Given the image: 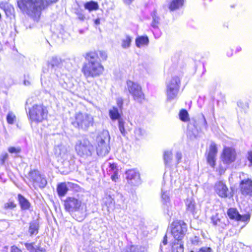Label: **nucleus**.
I'll return each mask as SVG.
<instances>
[{
  "label": "nucleus",
  "instance_id": "37998d69",
  "mask_svg": "<svg viewBox=\"0 0 252 252\" xmlns=\"http://www.w3.org/2000/svg\"><path fill=\"white\" fill-rule=\"evenodd\" d=\"M8 158V155L7 153H2L0 155V165H3Z\"/></svg>",
  "mask_w": 252,
  "mask_h": 252
},
{
  "label": "nucleus",
  "instance_id": "4d7b16f0",
  "mask_svg": "<svg viewBox=\"0 0 252 252\" xmlns=\"http://www.w3.org/2000/svg\"><path fill=\"white\" fill-rule=\"evenodd\" d=\"M202 125L203 126H204L205 128H207V123L205 119V118L203 115H202Z\"/></svg>",
  "mask_w": 252,
  "mask_h": 252
},
{
  "label": "nucleus",
  "instance_id": "c756f323",
  "mask_svg": "<svg viewBox=\"0 0 252 252\" xmlns=\"http://www.w3.org/2000/svg\"><path fill=\"white\" fill-rule=\"evenodd\" d=\"M18 199L21 209L22 210L29 209L31 206V203L27 199L22 195L19 194L18 195Z\"/></svg>",
  "mask_w": 252,
  "mask_h": 252
},
{
  "label": "nucleus",
  "instance_id": "7ed1b4c3",
  "mask_svg": "<svg viewBox=\"0 0 252 252\" xmlns=\"http://www.w3.org/2000/svg\"><path fill=\"white\" fill-rule=\"evenodd\" d=\"M172 235L174 238L172 243V252H184L183 239L187 231V225L182 220L174 221L171 225Z\"/></svg>",
  "mask_w": 252,
  "mask_h": 252
},
{
  "label": "nucleus",
  "instance_id": "f704fd0d",
  "mask_svg": "<svg viewBox=\"0 0 252 252\" xmlns=\"http://www.w3.org/2000/svg\"><path fill=\"white\" fill-rule=\"evenodd\" d=\"M132 37L127 34L125 35L121 39V47L123 49H128L131 46Z\"/></svg>",
  "mask_w": 252,
  "mask_h": 252
},
{
  "label": "nucleus",
  "instance_id": "5701e85b",
  "mask_svg": "<svg viewBox=\"0 0 252 252\" xmlns=\"http://www.w3.org/2000/svg\"><path fill=\"white\" fill-rule=\"evenodd\" d=\"M25 246L30 252H46V249L41 246L40 243L36 245L34 243H26Z\"/></svg>",
  "mask_w": 252,
  "mask_h": 252
},
{
  "label": "nucleus",
  "instance_id": "aec40b11",
  "mask_svg": "<svg viewBox=\"0 0 252 252\" xmlns=\"http://www.w3.org/2000/svg\"><path fill=\"white\" fill-rule=\"evenodd\" d=\"M240 190L242 194L252 195V181L249 179L243 180L240 184Z\"/></svg>",
  "mask_w": 252,
  "mask_h": 252
},
{
  "label": "nucleus",
  "instance_id": "a878e982",
  "mask_svg": "<svg viewBox=\"0 0 252 252\" xmlns=\"http://www.w3.org/2000/svg\"><path fill=\"white\" fill-rule=\"evenodd\" d=\"M151 16L152 18V21L151 23L152 27L155 31L158 30V25L160 24V18L158 16L157 10L155 9L151 13Z\"/></svg>",
  "mask_w": 252,
  "mask_h": 252
},
{
  "label": "nucleus",
  "instance_id": "bf43d9fd",
  "mask_svg": "<svg viewBox=\"0 0 252 252\" xmlns=\"http://www.w3.org/2000/svg\"><path fill=\"white\" fill-rule=\"evenodd\" d=\"M11 252H22V251L16 246H12L11 249Z\"/></svg>",
  "mask_w": 252,
  "mask_h": 252
},
{
  "label": "nucleus",
  "instance_id": "72a5a7b5",
  "mask_svg": "<svg viewBox=\"0 0 252 252\" xmlns=\"http://www.w3.org/2000/svg\"><path fill=\"white\" fill-rule=\"evenodd\" d=\"M193 126V127H192V125L191 124H190L189 125L188 128L187 136L190 139L196 138L197 137L198 134V129L196 127L194 126Z\"/></svg>",
  "mask_w": 252,
  "mask_h": 252
},
{
  "label": "nucleus",
  "instance_id": "cd10ccee",
  "mask_svg": "<svg viewBox=\"0 0 252 252\" xmlns=\"http://www.w3.org/2000/svg\"><path fill=\"white\" fill-rule=\"evenodd\" d=\"M39 228V222L37 220H33L29 223L28 232L30 236L36 235L38 233Z\"/></svg>",
  "mask_w": 252,
  "mask_h": 252
},
{
  "label": "nucleus",
  "instance_id": "4468645a",
  "mask_svg": "<svg viewBox=\"0 0 252 252\" xmlns=\"http://www.w3.org/2000/svg\"><path fill=\"white\" fill-rule=\"evenodd\" d=\"M161 202L165 213L168 216L171 215L170 210L172 208L171 203V192L169 189L163 188L161 190L160 194Z\"/></svg>",
  "mask_w": 252,
  "mask_h": 252
},
{
  "label": "nucleus",
  "instance_id": "8fccbe9b",
  "mask_svg": "<svg viewBox=\"0 0 252 252\" xmlns=\"http://www.w3.org/2000/svg\"><path fill=\"white\" fill-rule=\"evenodd\" d=\"M237 105L238 107L246 109H247L249 107L248 103L247 102L244 103L243 102L241 101H239L237 102Z\"/></svg>",
  "mask_w": 252,
  "mask_h": 252
},
{
  "label": "nucleus",
  "instance_id": "ea45409f",
  "mask_svg": "<svg viewBox=\"0 0 252 252\" xmlns=\"http://www.w3.org/2000/svg\"><path fill=\"white\" fill-rule=\"evenodd\" d=\"M144 248L142 247L131 246L125 252H144Z\"/></svg>",
  "mask_w": 252,
  "mask_h": 252
},
{
  "label": "nucleus",
  "instance_id": "b1692460",
  "mask_svg": "<svg viewBox=\"0 0 252 252\" xmlns=\"http://www.w3.org/2000/svg\"><path fill=\"white\" fill-rule=\"evenodd\" d=\"M149 44V39L147 35L138 36L135 39V45L137 48L146 47Z\"/></svg>",
  "mask_w": 252,
  "mask_h": 252
},
{
  "label": "nucleus",
  "instance_id": "a211bd4d",
  "mask_svg": "<svg viewBox=\"0 0 252 252\" xmlns=\"http://www.w3.org/2000/svg\"><path fill=\"white\" fill-rule=\"evenodd\" d=\"M125 174L128 184L132 186H137L140 184V174L136 170H128L126 172Z\"/></svg>",
  "mask_w": 252,
  "mask_h": 252
},
{
  "label": "nucleus",
  "instance_id": "864d4df0",
  "mask_svg": "<svg viewBox=\"0 0 252 252\" xmlns=\"http://www.w3.org/2000/svg\"><path fill=\"white\" fill-rule=\"evenodd\" d=\"M118 172H115L111 173L110 175H111V178L112 181L114 182H116L117 179H118Z\"/></svg>",
  "mask_w": 252,
  "mask_h": 252
},
{
  "label": "nucleus",
  "instance_id": "6e6552de",
  "mask_svg": "<svg viewBox=\"0 0 252 252\" xmlns=\"http://www.w3.org/2000/svg\"><path fill=\"white\" fill-rule=\"evenodd\" d=\"M181 81L177 76L173 77L166 82V95L168 100L171 101L175 99L178 94Z\"/></svg>",
  "mask_w": 252,
  "mask_h": 252
},
{
  "label": "nucleus",
  "instance_id": "09e8293b",
  "mask_svg": "<svg viewBox=\"0 0 252 252\" xmlns=\"http://www.w3.org/2000/svg\"><path fill=\"white\" fill-rule=\"evenodd\" d=\"M116 103L119 110H120V111H122L123 107V99L122 97H118L116 99Z\"/></svg>",
  "mask_w": 252,
  "mask_h": 252
},
{
  "label": "nucleus",
  "instance_id": "f8f14e48",
  "mask_svg": "<svg viewBox=\"0 0 252 252\" xmlns=\"http://www.w3.org/2000/svg\"><path fill=\"white\" fill-rule=\"evenodd\" d=\"M28 177L35 189L37 187L44 188L47 185L46 178L44 175L41 174L38 170H31L28 173Z\"/></svg>",
  "mask_w": 252,
  "mask_h": 252
},
{
  "label": "nucleus",
  "instance_id": "dca6fc26",
  "mask_svg": "<svg viewBox=\"0 0 252 252\" xmlns=\"http://www.w3.org/2000/svg\"><path fill=\"white\" fill-rule=\"evenodd\" d=\"M227 214L231 220L244 222L246 223H248L250 220L251 214L249 212L244 215H241L236 208H229Z\"/></svg>",
  "mask_w": 252,
  "mask_h": 252
},
{
  "label": "nucleus",
  "instance_id": "2f4dec72",
  "mask_svg": "<svg viewBox=\"0 0 252 252\" xmlns=\"http://www.w3.org/2000/svg\"><path fill=\"white\" fill-rule=\"evenodd\" d=\"M59 83L61 86L66 90H70L72 87V83L64 75H62L59 80Z\"/></svg>",
  "mask_w": 252,
  "mask_h": 252
},
{
  "label": "nucleus",
  "instance_id": "774afa93",
  "mask_svg": "<svg viewBox=\"0 0 252 252\" xmlns=\"http://www.w3.org/2000/svg\"><path fill=\"white\" fill-rule=\"evenodd\" d=\"M94 23L96 24V25H98L100 23V20L99 19H96L94 21Z\"/></svg>",
  "mask_w": 252,
  "mask_h": 252
},
{
  "label": "nucleus",
  "instance_id": "20e7f679",
  "mask_svg": "<svg viewBox=\"0 0 252 252\" xmlns=\"http://www.w3.org/2000/svg\"><path fill=\"white\" fill-rule=\"evenodd\" d=\"M74 148L77 155L83 158L92 156L94 152V146L86 138L77 140Z\"/></svg>",
  "mask_w": 252,
  "mask_h": 252
},
{
  "label": "nucleus",
  "instance_id": "ddd939ff",
  "mask_svg": "<svg viewBox=\"0 0 252 252\" xmlns=\"http://www.w3.org/2000/svg\"><path fill=\"white\" fill-rule=\"evenodd\" d=\"M64 205L65 210L69 213L79 211L83 205L82 199L78 195L68 197L64 201Z\"/></svg>",
  "mask_w": 252,
  "mask_h": 252
},
{
  "label": "nucleus",
  "instance_id": "e2e57ef3",
  "mask_svg": "<svg viewBox=\"0 0 252 252\" xmlns=\"http://www.w3.org/2000/svg\"><path fill=\"white\" fill-rule=\"evenodd\" d=\"M41 81H42V78H41ZM42 84L43 85H46L47 86V88H52L53 87V85L51 83H50V84H46V82L45 81L44 83L43 82H42Z\"/></svg>",
  "mask_w": 252,
  "mask_h": 252
},
{
  "label": "nucleus",
  "instance_id": "4be33fe9",
  "mask_svg": "<svg viewBox=\"0 0 252 252\" xmlns=\"http://www.w3.org/2000/svg\"><path fill=\"white\" fill-rule=\"evenodd\" d=\"M215 190L221 197H227L228 189L226 185L221 181L217 182L215 186Z\"/></svg>",
  "mask_w": 252,
  "mask_h": 252
},
{
  "label": "nucleus",
  "instance_id": "2eb2a0df",
  "mask_svg": "<svg viewBox=\"0 0 252 252\" xmlns=\"http://www.w3.org/2000/svg\"><path fill=\"white\" fill-rule=\"evenodd\" d=\"M211 223L219 231H222L226 229L228 226L229 222L227 218L224 217L221 215L216 213L213 215L211 218Z\"/></svg>",
  "mask_w": 252,
  "mask_h": 252
},
{
  "label": "nucleus",
  "instance_id": "412c9836",
  "mask_svg": "<svg viewBox=\"0 0 252 252\" xmlns=\"http://www.w3.org/2000/svg\"><path fill=\"white\" fill-rule=\"evenodd\" d=\"M77 185L71 182H63L58 185L57 190L59 196H64L68 190L69 188H74Z\"/></svg>",
  "mask_w": 252,
  "mask_h": 252
},
{
  "label": "nucleus",
  "instance_id": "6ab92c4d",
  "mask_svg": "<svg viewBox=\"0 0 252 252\" xmlns=\"http://www.w3.org/2000/svg\"><path fill=\"white\" fill-rule=\"evenodd\" d=\"M217 153L216 145L214 143H211L209 148V151L207 156V162L212 168L216 165V157Z\"/></svg>",
  "mask_w": 252,
  "mask_h": 252
},
{
  "label": "nucleus",
  "instance_id": "0e129e2a",
  "mask_svg": "<svg viewBox=\"0 0 252 252\" xmlns=\"http://www.w3.org/2000/svg\"><path fill=\"white\" fill-rule=\"evenodd\" d=\"M8 6H9V5H8V4H7V3H1V4H0V7L1 8L3 7V8L4 9V10H6V9H5L6 7H7V8H8Z\"/></svg>",
  "mask_w": 252,
  "mask_h": 252
},
{
  "label": "nucleus",
  "instance_id": "13d9d810",
  "mask_svg": "<svg viewBox=\"0 0 252 252\" xmlns=\"http://www.w3.org/2000/svg\"><path fill=\"white\" fill-rule=\"evenodd\" d=\"M247 158L248 160L250 162L251 164L252 165V152H249L248 153Z\"/></svg>",
  "mask_w": 252,
  "mask_h": 252
},
{
  "label": "nucleus",
  "instance_id": "a18cd8bd",
  "mask_svg": "<svg viewBox=\"0 0 252 252\" xmlns=\"http://www.w3.org/2000/svg\"><path fill=\"white\" fill-rule=\"evenodd\" d=\"M108 172L109 174H111V173L113 172H118V169L117 164L115 163L110 164Z\"/></svg>",
  "mask_w": 252,
  "mask_h": 252
},
{
  "label": "nucleus",
  "instance_id": "f257e3e1",
  "mask_svg": "<svg viewBox=\"0 0 252 252\" xmlns=\"http://www.w3.org/2000/svg\"><path fill=\"white\" fill-rule=\"evenodd\" d=\"M58 0H17L19 8L37 21L41 11L49 5L55 3Z\"/></svg>",
  "mask_w": 252,
  "mask_h": 252
},
{
  "label": "nucleus",
  "instance_id": "9d476101",
  "mask_svg": "<svg viewBox=\"0 0 252 252\" xmlns=\"http://www.w3.org/2000/svg\"><path fill=\"white\" fill-rule=\"evenodd\" d=\"M126 88L135 101L141 103L144 100V94L142 91L141 86L139 84L131 80H127Z\"/></svg>",
  "mask_w": 252,
  "mask_h": 252
},
{
  "label": "nucleus",
  "instance_id": "c85d7f7f",
  "mask_svg": "<svg viewBox=\"0 0 252 252\" xmlns=\"http://www.w3.org/2000/svg\"><path fill=\"white\" fill-rule=\"evenodd\" d=\"M104 204L107 207L108 212L113 211L114 209L115 202L113 198L109 195H106L103 199Z\"/></svg>",
  "mask_w": 252,
  "mask_h": 252
},
{
  "label": "nucleus",
  "instance_id": "393cba45",
  "mask_svg": "<svg viewBox=\"0 0 252 252\" xmlns=\"http://www.w3.org/2000/svg\"><path fill=\"white\" fill-rule=\"evenodd\" d=\"M121 113L118 107L113 106L109 110V116L113 122H115L122 119Z\"/></svg>",
  "mask_w": 252,
  "mask_h": 252
},
{
  "label": "nucleus",
  "instance_id": "6e6d98bb",
  "mask_svg": "<svg viewBox=\"0 0 252 252\" xmlns=\"http://www.w3.org/2000/svg\"><path fill=\"white\" fill-rule=\"evenodd\" d=\"M226 168H227V167H222V165H220L219 169H218V171H219L220 174L221 175L223 173H224V172L225 171Z\"/></svg>",
  "mask_w": 252,
  "mask_h": 252
},
{
  "label": "nucleus",
  "instance_id": "3c124183",
  "mask_svg": "<svg viewBox=\"0 0 252 252\" xmlns=\"http://www.w3.org/2000/svg\"><path fill=\"white\" fill-rule=\"evenodd\" d=\"M196 252H213V250L210 247H203Z\"/></svg>",
  "mask_w": 252,
  "mask_h": 252
},
{
  "label": "nucleus",
  "instance_id": "39448f33",
  "mask_svg": "<svg viewBox=\"0 0 252 252\" xmlns=\"http://www.w3.org/2000/svg\"><path fill=\"white\" fill-rule=\"evenodd\" d=\"M110 138L109 132L107 130L103 131L97 136L96 152L98 156L103 157L109 152Z\"/></svg>",
  "mask_w": 252,
  "mask_h": 252
},
{
  "label": "nucleus",
  "instance_id": "bb28decb",
  "mask_svg": "<svg viewBox=\"0 0 252 252\" xmlns=\"http://www.w3.org/2000/svg\"><path fill=\"white\" fill-rule=\"evenodd\" d=\"M185 0H171L168 4V8L170 11H174L181 8Z\"/></svg>",
  "mask_w": 252,
  "mask_h": 252
},
{
  "label": "nucleus",
  "instance_id": "0eeeda50",
  "mask_svg": "<svg viewBox=\"0 0 252 252\" xmlns=\"http://www.w3.org/2000/svg\"><path fill=\"white\" fill-rule=\"evenodd\" d=\"M47 114L48 111L46 107L42 105H34L29 111L30 119L36 123L41 122L46 119Z\"/></svg>",
  "mask_w": 252,
  "mask_h": 252
},
{
  "label": "nucleus",
  "instance_id": "79ce46f5",
  "mask_svg": "<svg viewBox=\"0 0 252 252\" xmlns=\"http://www.w3.org/2000/svg\"><path fill=\"white\" fill-rule=\"evenodd\" d=\"M118 127H119V130H120L121 133L124 136L126 133V132L125 130V126H124L125 121L122 118L121 119L118 120Z\"/></svg>",
  "mask_w": 252,
  "mask_h": 252
},
{
  "label": "nucleus",
  "instance_id": "58836bf2",
  "mask_svg": "<svg viewBox=\"0 0 252 252\" xmlns=\"http://www.w3.org/2000/svg\"><path fill=\"white\" fill-rule=\"evenodd\" d=\"M179 117L180 120L183 122H187L189 120V114L185 109H182L179 113Z\"/></svg>",
  "mask_w": 252,
  "mask_h": 252
},
{
  "label": "nucleus",
  "instance_id": "4c0bfd02",
  "mask_svg": "<svg viewBox=\"0 0 252 252\" xmlns=\"http://www.w3.org/2000/svg\"><path fill=\"white\" fill-rule=\"evenodd\" d=\"M16 121V117L13 112H8L6 116V121L8 124L12 125Z\"/></svg>",
  "mask_w": 252,
  "mask_h": 252
},
{
  "label": "nucleus",
  "instance_id": "338daca9",
  "mask_svg": "<svg viewBox=\"0 0 252 252\" xmlns=\"http://www.w3.org/2000/svg\"><path fill=\"white\" fill-rule=\"evenodd\" d=\"M242 50L241 47L240 46H238L236 48L235 53H238L241 51Z\"/></svg>",
  "mask_w": 252,
  "mask_h": 252
},
{
  "label": "nucleus",
  "instance_id": "de8ad7c7",
  "mask_svg": "<svg viewBox=\"0 0 252 252\" xmlns=\"http://www.w3.org/2000/svg\"><path fill=\"white\" fill-rule=\"evenodd\" d=\"M98 53V56H100V58L102 61H105L107 60V53L105 51H94Z\"/></svg>",
  "mask_w": 252,
  "mask_h": 252
},
{
  "label": "nucleus",
  "instance_id": "603ef678",
  "mask_svg": "<svg viewBox=\"0 0 252 252\" xmlns=\"http://www.w3.org/2000/svg\"><path fill=\"white\" fill-rule=\"evenodd\" d=\"M175 158L176 159V163L178 164L182 158V155L180 152H177L175 155Z\"/></svg>",
  "mask_w": 252,
  "mask_h": 252
},
{
  "label": "nucleus",
  "instance_id": "1a4fd4ad",
  "mask_svg": "<svg viewBox=\"0 0 252 252\" xmlns=\"http://www.w3.org/2000/svg\"><path fill=\"white\" fill-rule=\"evenodd\" d=\"M64 60H62L60 57L54 56L49 58L47 61V66L48 69H43L44 73L46 72H50L51 73H54L57 77H59V72L62 68Z\"/></svg>",
  "mask_w": 252,
  "mask_h": 252
},
{
  "label": "nucleus",
  "instance_id": "f03ea898",
  "mask_svg": "<svg viewBox=\"0 0 252 252\" xmlns=\"http://www.w3.org/2000/svg\"><path fill=\"white\" fill-rule=\"evenodd\" d=\"M85 58L86 62L83 65L82 72L86 78L96 77L103 73L104 68L98 56L97 52L87 53Z\"/></svg>",
  "mask_w": 252,
  "mask_h": 252
},
{
  "label": "nucleus",
  "instance_id": "49530a36",
  "mask_svg": "<svg viewBox=\"0 0 252 252\" xmlns=\"http://www.w3.org/2000/svg\"><path fill=\"white\" fill-rule=\"evenodd\" d=\"M168 240L167 235L165 234L163 238L162 242L160 245L159 250L161 252L163 251V246H166L167 244Z\"/></svg>",
  "mask_w": 252,
  "mask_h": 252
},
{
  "label": "nucleus",
  "instance_id": "e433bc0d",
  "mask_svg": "<svg viewBox=\"0 0 252 252\" xmlns=\"http://www.w3.org/2000/svg\"><path fill=\"white\" fill-rule=\"evenodd\" d=\"M172 159V153L170 151H165L163 154V159L166 165H168Z\"/></svg>",
  "mask_w": 252,
  "mask_h": 252
},
{
  "label": "nucleus",
  "instance_id": "c9c22d12",
  "mask_svg": "<svg viewBox=\"0 0 252 252\" xmlns=\"http://www.w3.org/2000/svg\"><path fill=\"white\" fill-rule=\"evenodd\" d=\"M85 8L89 11L96 10L98 9V3L94 1L87 2L85 4Z\"/></svg>",
  "mask_w": 252,
  "mask_h": 252
},
{
  "label": "nucleus",
  "instance_id": "f3484780",
  "mask_svg": "<svg viewBox=\"0 0 252 252\" xmlns=\"http://www.w3.org/2000/svg\"><path fill=\"white\" fill-rule=\"evenodd\" d=\"M221 158L223 163L226 165L234 162L236 158V152L234 149L232 148L225 147Z\"/></svg>",
  "mask_w": 252,
  "mask_h": 252
},
{
  "label": "nucleus",
  "instance_id": "7c9ffc66",
  "mask_svg": "<svg viewBox=\"0 0 252 252\" xmlns=\"http://www.w3.org/2000/svg\"><path fill=\"white\" fill-rule=\"evenodd\" d=\"M187 211L192 215L196 213V205L194 200L191 198L187 199L185 202Z\"/></svg>",
  "mask_w": 252,
  "mask_h": 252
},
{
  "label": "nucleus",
  "instance_id": "69168bd1",
  "mask_svg": "<svg viewBox=\"0 0 252 252\" xmlns=\"http://www.w3.org/2000/svg\"><path fill=\"white\" fill-rule=\"evenodd\" d=\"M233 55L232 50L230 49L229 51H228L227 52V56L228 57H231Z\"/></svg>",
  "mask_w": 252,
  "mask_h": 252
},
{
  "label": "nucleus",
  "instance_id": "052dcab7",
  "mask_svg": "<svg viewBox=\"0 0 252 252\" xmlns=\"http://www.w3.org/2000/svg\"><path fill=\"white\" fill-rule=\"evenodd\" d=\"M134 0H123V2L126 5H130L131 4Z\"/></svg>",
  "mask_w": 252,
  "mask_h": 252
},
{
  "label": "nucleus",
  "instance_id": "423d86ee",
  "mask_svg": "<svg viewBox=\"0 0 252 252\" xmlns=\"http://www.w3.org/2000/svg\"><path fill=\"white\" fill-rule=\"evenodd\" d=\"M71 124L75 127L87 130L90 126H93L94 118L87 113H78L76 114L74 120L71 122Z\"/></svg>",
  "mask_w": 252,
  "mask_h": 252
},
{
  "label": "nucleus",
  "instance_id": "9b49d317",
  "mask_svg": "<svg viewBox=\"0 0 252 252\" xmlns=\"http://www.w3.org/2000/svg\"><path fill=\"white\" fill-rule=\"evenodd\" d=\"M54 153L56 157L60 158L64 161H67L70 163H73L75 161L74 155L71 154L67 147L62 144L55 146Z\"/></svg>",
  "mask_w": 252,
  "mask_h": 252
},
{
  "label": "nucleus",
  "instance_id": "a19ab883",
  "mask_svg": "<svg viewBox=\"0 0 252 252\" xmlns=\"http://www.w3.org/2000/svg\"><path fill=\"white\" fill-rule=\"evenodd\" d=\"M16 206V204L13 201L9 200L4 204L3 209L5 210H13Z\"/></svg>",
  "mask_w": 252,
  "mask_h": 252
},
{
  "label": "nucleus",
  "instance_id": "5fc2aeb1",
  "mask_svg": "<svg viewBox=\"0 0 252 252\" xmlns=\"http://www.w3.org/2000/svg\"><path fill=\"white\" fill-rule=\"evenodd\" d=\"M190 241L193 245H197L199 242V238L197 236H194L191 238Z\"/></svg>",
  "mask_w": 252,
  "mask_h": 252
},
{
  "label": "nucleus",
  "instance_id": "680f3d73",
  "mask_svg": "<svg viewBox=\"0 0 252 252\" xmlns=\"http://www.w3.org/2000/svg\"><path fill=\"white\" fill-rule=\"evenodd\" d=\"M78 19L81 21H83L85 18L84 15L82 13L78 14Z\"/></svg>",
  "mask_w": 252,
  "mask_h": 252
},
{
  "label": "nucleus",
  "instance_id": "c03bdc74",
  "mask_svg": "<svg viewBox=\"0 0 252 252\" xmlns=\"http://www.w3.org/2000/svg\"><path fill=\"white\" fill-rule=\"evenodd\" d=\"M21 149L20 147H10L8 148V151L11 154H18L20 153Z\"/></svg>",
  "mask_w": 252,
  "mask_h": 252
},
{
  "label": "nucleus",
  "instance_id": "473e14b6",
  "mask_svg": "<svg viewBox=\"0 0 252 252\" xmlns=\"http://www.w3.org/2000/svg\"><path fill=\"white\" fill-rule=\"evenodd\" d=\"M134 137L136 140H141L147 135L146 131L141 127H136L134 130Z\"/></svg>",
  "mask_w": 252,
  "mask_h": 252
}]
</instances>
